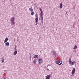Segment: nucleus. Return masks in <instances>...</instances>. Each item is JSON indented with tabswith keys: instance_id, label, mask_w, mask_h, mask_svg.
<instances>
[{
	"instance_id": "32",
	"label": "nucleus",
	"mask_w": 79,
	"mask_h": 79,
	"mask_svg": "<svg viewBox=\"0 0 79 79\" xmlns=\"http://www.w3.org/2000/svg\"><path fill=\"white\" fill-rule=\"evenodd\" d=\"M48 66H47V67H48Z\"/></svg>"
},
{
	"instance_id": "1",
	"label": "nucleus",
	"mask_w": 79,
	"mask_h": 79,
	"mask_svg": "<svg viewBox=\"0 0 79 79\" xmlns=\"http://www.w3.org/2000/svg\"><path fill=\"white\" fill-rule=\"evenodd\" d=\"M15 17H13L10 19V23L11 25H15Z\"/></svg>"
},
{
	"instance_id": "16",
	"label": "nucleus",
	"mask_w": 79,
	"mask_h": 79,
	"mask_svg": "<svg viewBox=\"0 0 79 79\" xmlns=\"http://www.w3.org/2000/svg\"><path fill=\"white\" fill-rule=\"evenodd\" d=\"M39 56L37 55H35L34 57V58H38Z\"/></svg>"
},
{
	"instance_id": "19",
	"label": "nucleus",
	"mask_w": 79,
	"mask_h": 79,
	"mask_svg": "<svg viewBox=\"0 0 79 79\" xmlns=\"http://www.w3.org/2000/svg\"><path fill=\"white\" fill-rule=\"evenodd\" d=\"M34 12L32 11V12L31 13V15H32V16H33V15H34Z\"/></svg>"
},
{
	"instance_id": "8",
	"label": "nucleus",
	"mask_w": 79,
	"mask_h": 79,
	"mask_svg": "<svg viewBox=\"0 0 79 79\" xmlns=\"http://www.w3.org/2000/svg\"><path fill=\"white\" fill-rule=\"evenodd\" d=\"M41 19V23L42 24H43V20L44 19V18L43 16H40Z\"/></svg>"
},
{
	"instance_id": "10",
	"label": "nucleus",
	"mask_w": 79,
	"mask_h": 79,
	"mask_svg": "<svg viewBox=\"0 0 79 79\" xmlns=\"http://www.w3.org/2000/svg\"><path fill=\"white\" fill-rule=\"evenodd\" d=\"M5 45H6L7 47H8L9 45H10V43L8 42H7L5 43Z\"/></svg>"
},
{
	"instance_id": "24",
	"label": "nucleus",
	"mask_w": 79,
	"mask_h": 79,
	"mask_svg": "<svg viewBox=\"0 0 79 79\" xmlns=\"http://www.w3.org/2000/svg\"><path fill=\"white\" fill-rule=\"evenodd\" d=\"M71 74H72L71 76H74V73H71Z\"/></svg>"
},
{
	"instance_id": "22",
	"label": "nucleus",
	"mask_w": 79,
	"mask_h": 79,
	"mask_svg": "<svg viewBox=\"0 0 79 79\" xmlns=\"http://www.w3.org/2000/svg\"><path fill=\"white\" fill-rule=\"evenodd\" d=\"M4 59H2L1 60V61L2 63H3V62H4Z\"/></svg>"
},
{
	"instance_id": "2",
	"label": "nucleus",
	"mask_w": 79,
	"mask_h": 79,
	"mask_svg": "<svg viewBox=\"0 0 79 79\" xmlns=\"http://www.w3.org/2000/svg\"><path fill=\"white\" fill-rule=\"evenodd\" d=\"M35 24H37V23L38 22V17L36 15H35Z\"/></svg>"
},
{
	"instance_id": "31",
	"label": "nucleus",
	"mask_w": 79,
	"mask_h": 79,
	"mask_svg": "<svg viewBox=\"0 0 79 79\" xmlns=\"http://www.w3.org/2000/svg\"><path fill=\"white\" fill-rule=\"evenodd\" d=\"M37 23H36V24H35V25H37Z\"/></svg>"
},
{
	"instance_id": "14",
	"label": "nucleus",
	"mask_w": 79,
	"mask_h": 79,
	"mask_svg": "<svg viewBox=\"0 0 79 79\" xmlns=\"http://www.w3.org/2000/svg\"><path fill=\"white\" fill-rule=\"evenodd\" d=\"M60 60H58L57 61H56V64H59L60 63Z\"/></svg>"
},
{
	"instance_id": "3",
	"label": "nucleus",
	"mask_w": 79,
	"mask_h": 79,
	"mask_svg": "<svg viewBox=\"0 0 79 79\" xmlns=\"http://www.w3.org/2000/svg\"><path fill=\"white\" fill-rule=\"evenodd\" d=\"M75 72H76V69L75 68H74L72 71L71 73L74 74L75 73Z\"/></svg>"
},
{
	"instance_id": "18",
	"label": "nucleus",
	"mask_w": 79,
	"mask_h": 79,
	"mask_svg": "<svg viewBox=\"0 0 79 79\" xmlns=\"http://www.w3.org/2000/svg\"><path fill=\"white\" fill-rule=\"evenodd\" d=\"M77 45H75L73 48V50H75L76 49V48H77Z\"/></svg>"
},
{
	"instance_id": "25",
	"label": "nucleus",
	"mask_w": 79,
	"mask_h": 79,
	"mask_svg": "<svg viewBox=\"0 0 79 79\" xmlns=\"http://www.w3.org/2000/svg\"><path fill=\"white\" fill-rule=\"evenodd\" d=\"M40 11H41V12H43V11H42V9L40 10Z\"/></svg>"
},
{
	"instance_id": "29",
	"label": "nucleus",
	"mask_w": 79,
	"mask_h": 79,
	"mask_svg": "<svg viewBox=\"0 0 79 79\" xmlns=\"http://www.w3.org/2000/svg\"><path fill=\"white\" fill-rule=\"evenodd\" d=\"M39 9L40 10H41L42 9H41V8L40 7Z\"/></svg>"
},
{
	"instance_id": "23",
	"label": "nucleus",
	"mask_w": 79,
	"mask_h": 79,
	"mask_svg": "<svg viewBox=\"0 0 79 79\" xmlns=\"http://www.w3.org/2000/svg\"><path fill=\"white\" fill-rule=\"evenodd\" d=\"M62 63H63V62L61 61V63L58 64V65H61V64H62Z\"/></svg>"
},
{
	"instance_id": "26",
	"label": "nucleus",
	"mask_w": 79,
	"mask_h": 79,
	"mask_svg": "<svg viewBox=\"0 0 79 79\" xmlns=\"http://www.w3.org/2000/svg\"><path fill=\"white\" fill-rule=\"evenodd\" d=\"M30 60H31V54H30Z\"/></svg>"
},
{
	"instance_id": "12",
	"label": "nucleus",
	"mask_w": 79,
	"mask_h": 79,
	"mask_svg": "<svg viewBox=\"0 0 79 79\" xmlns=\"http://www.w3.org/2000/svg\"><path fill=\"white\" fill-rule=\"evenodd\" d=\"M7 41H8V38H6L5 40H4V43H6V42H7Z\"/></svg>"
},
{
	"instance_id": "6",
	"label": "nucleus",
	"mask_w": 79,
	"mask_h": 79,
	"mask_svg": "<svg viewBox=\"0 0 79 79\" xmlns=\"http://www.w3.org/2000/svg\"><path fill=\"white\" fill-rule=\"evenodd\" d=\"M29 10L30 11L32 12L33 11V9H32V7H30L29 8Z\"/></svg>"
},
{
	"instance_id": "28",
	"label": "nucleus",
	"mask_w": 79,
	"mask_h": 79,
	"mask_svg": "<svg viewBox=\"0 0 79 79\" xmlns=\"http://www.w3.org/2000/svg\"><path fill=\"white\" fill-rule=\"evenodd\" d=\"M67 14H68V12H66V15Z\"/></svg>"
},
{
	"instance_id": "13",
	"label": "nucleus",
	"mask_w": 79,
	"mask_h": 79,
	"mask_svg": "<svg viewBox=\"0 0 79 79\" xmlns=\"http://www.w3.org/2000/svg\"><path fill=\"white\" fill-rule=\"evenodd\" d=\"M74 63H75V61H73L71 62V65H74Z\"/></svg>"
},
{
	"instance_id": "17",
	"label": "nucleus",
	"mask_w": 79,
	"mask_h": 79,
	"mask_svg": "<svg viewBox=\"0 0 79 79\" xmlns=\"http://www.w3.org/2000/svg\"><path fill=\"white\" fill-rule=\"evenodd\" d=\"M37 62V60H34L33 61V63L34 64H35V63H36Z\"/></svg>"
},
{
	"instance_id": "15",
	"label": "nucleus",
	"mask_w": 79,
	"mask_h": 79,
	"mask_svg": "<svg viewBox=\"0 0 79 79\" xmlns=\"http://www.w3.org/2000/svg\"><path fill=\"white\" fill-rule=\"evenodd\" d=\"M18 53V52L17 51H15V52H14V54L15 55H16Z\"/></svg>"
},
{
	"instance_id": "30",
	"label": "nucleus",
	"mask_w": 79,
	"mask_h": 79,
	"mask_svg": "<svg viewBox=\"0 0 79 79\" xmlns=\"http://www.w3.org/2000/svg\"><path fill=\"white\" fill-rule=\"evenodd\" d=\"M13 27H14V26H13L12 27V28H13Z\"/></svg>"
},
{
	"instance_id": "7",
	"label": "nucleus",
	"mask_w": 79,
	"mask_h": 79,
	"mask_svg": "<svg viewBox=\"0 0 79 79\" xmlns=\"http://www.w3.org/2000/svg\"><path fill=\"white\" fill-rule=\"evenodd\" d=\"M69 64H70V65H71V62H72V61H71V58H69Z\"/></svg>"
},
{
	"instance_id": "9",
	"label": "nucleus",
	"mask_w": 79,
	"mask_h": 79,
	"mask_svg": "<svg viewBox=\"0 0 79 79\" xmlns=\"http://www.w3.org/2000/svg\"><path fill=\"white\" fill-rule=\"evenodd\" d=\"M63 7V3L62 2H61L60 5V8H61Z\"/></svg>"
},
{
	"instance_id": "5",
	"label": "nucleus",
	"mask_w": 79,
	"mask_h": 79,
	"mask_svg": "<svg viewBox=\"0 0 79 79\" xmlns=\"http://www.w3.org/2000/svg\"><path fill=\"white\" fill-rule=\"evenodd\" d=\"M38 62L40 64H41L43 62V60L41 59H40L38 60Z\"/></svg>"
},
{
	"instance_id": "27",
	"label": "nucleus",
	"mask_w": 79,
	"mask_h": 79,
	"mask_svg": "<svg viewBox=\"0 0 79 79\" xmlns=\"http://www.w3.org/2000/svg\"><path fill=\"white\" fill-rule=\"evenodd\" d=\"M47 69L48 70V71H49V69H48V68H47Z\"/></svg>"
},
{
	"instance_id": "21",
	"label": "nucleus",
	"mask_w": 79,
	"mask_h": 79,
	"mask_svg": "<svg viewBox=\"0 0 79 79\" xmlns=\"http://www.w3.org/2000/svg\"><path fill=\"white\" fill-rule=\"evenodd\" d=\"M16 46H15V48H14V50L15 51H16Z\"/></svg>"
},
{
	"instance_id": "4",
	"label": "nucleus",
	"mask_w": 79,
	"mask_h": 79,
	"mask_svg": "<svg viewBox=\"0 0 79 79\" xmlns=\"http://www.w3.org/2000/svg\"><path fill=\"white\" fill-rule=\"evenodd\" d=\"M51 77V76L50 75H47L46 77V79H50V77Z\"/></svg>"
},
{
	"instance_id": "11",
	"label": "nucleus",
	"mask_w": 79,
	"mask_h": 79,
	"mask_svg": "<svg viewBox=\"0 0 79 79\" xmlns=\"http://www.w3.org/2000/svg\"><path fill=\"white\" fill-rule=\"evenodd\" d=\"M52 53L53 55H56V52H55V51H52Z\"/></svg>"
},
{
	"instance_id": "20",
	"label": "nucleus",
	"mask_w": 79,
	"mask_h": 79,
	"mask_svg": "<svg viewBox=\"0 0 79 79\" xmlns=\"http://www.w3.org/2000/svg\"><path fill=\"white\" fill-rule=\"evenodd\" d=\"M43 15V12H42L40 13V16H42Z\"/></svg>"
}]
</instances>
